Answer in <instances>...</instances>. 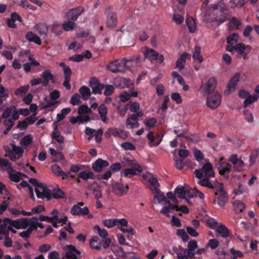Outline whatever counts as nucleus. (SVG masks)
Returning <instances> with one entry per match:
<instances>
[{"instance_id":"2","label":"nucleus","mask_w":259,"mask_h":259,"mask_svg":"<svg viewBox=\"0 0 259 259\" xmlns=\"http://www.w3.org/2000/svg\"><path fill=\"white\" fill-rule=\"evenodd\" d=\"M215 197L214 199L213 203L217 202L220 207H224L228 200V195L224 191L222 185H220L214 191Z\"/></svg>"},{"instance_id":"32","label":"nucleus","mask_w":259,"mask_h":259,"mask_svg":"<svg viewBox=\"0 0 259 259\" xmlns=\"http://www.w3.org/2000/svg\"><path fill=\"white\" fill-rule=\"evenodd\" d=\"M79 178L82 179L83 180H87L88 179H95L96 176L92 171L86 172L85 171H81L78 174Z\"/></svg>"},{"instance_id":"29","label":"nucleus","mask_w":259,"mask_h":259,"mask_svg":"<svg viewBox=\"0 0 259 259\" xmlns=\"http://www.w3.org/2000/svg\"><path fill=\"white\" fill-rule=\"evenodd\" d=\"M200 47L199 46H196L193 52L192 57L194 60H197L200 63H202L203 61V59L202 56L200 55Z\"/></svg>"},{"instance_id":"17","label":"nucleus","mask_w":259,"mask_h":259,"mask_svg":"<svg viewBox=\"0 0 259 259\" xmlns=\"http://www.w3.org/2000/svg\"><path fill=\"white\" fill-rule=\"evenodd\" d=\"M117 22V19L116 13L111 12L107 14L106 24L108 27L113 28L116 26Z\"/></svg>"},{"instance_id":"25","label":"nucleus","mask_w":259,"mask_h":259,"mask_svg":"<svg viewBox=\"0 0 259 259\" xmlns=\"http://www.w3.org/2000/svg\"><path fill=\"white\" fill-rule=\"evenodd\" d=\"M209 177H205L203 179L199 180L198 183L201 186L210 188L214 191L218 188V187L212 185V184L209 181Z\"/></svg>"},{"instance_id":"30","label":"nucleus","mask_w":259,"mask_h":259,"mask_svg":"<svg viewBox=\"0 0 259 259\" xmlns=\"http://www.w3.org/2000/svg\"><path fill=\"white\" fill-rule=\"evenodd\" d=\"M79 92L81 96V98L84 100H87L91 95L90 89L86 86L81 87Z\"/></svg>"},{"instance_id":"63","label":"nucleus","mask_w":259,"mask_h":259,"mask_svg":"<svg viewBox=\"0 0 259 259\" xmlns=\"http://www.w3.org/2000/svg\"><path fill=\"white\" fill-rule=\"evenodd\" d=\"M114 92V88L112 85H107L105 87V90L104 92V95L106 96H109L111 95Z\"/></svg>"},{"instance_id":"20","label":"nucleus","mask_w":259,"mask_h":259,"mask_svg":"<svg viewBox=\"0 0 259 259\" xmlns=\"http://www.w3.org/2000/svg\"><path fill=\"white\" fill-rule=\"evenodd\" d=\"M190 58V55L187 53H183L178 59L176 62V66L180 69L182 70L184 68L186 61L187 59Z\"/></svg>"},{"instance_id":"18","label":"nucleus","mask_w":259,"mask_h":259,"mask_svg":"<svg viewBox=\"0 0 259 259\" xmlns=\"http://www.w3.org/2000/svg\"><path fill=\"white\" fill-rule=\"evenodd\" d=\"M205 177L213 178L214 177V173L212 166L210 162L204 164L201 168Z\"/></svg>"},{"instance_id":"14","label":"nucleus","mask_w":259,"mask_h":259,"mask_svg":"<svg viewBox=\"0 0 259 259\" xmlns=\"http://www.w3.org/2000/svg\"><path fill=\"white\" fill-rule=\"evenodd\" d=\"M51 169L53 174L58 177H62L63 180L67 179L70 175V172H64L61 167L57 164L52 165Z\"/></svg>"},{"instance_id":"61","label":"nucleus","mask_w":259,"mask_h":259,"mask_svg":"<svg viewBox=\"0 0 259 259\" xmlns=\"http://www.w3.org/2000/svg\"><path fill=\"white\" fill-rule=\"evenodd\" d=\"M121 146L125 150H134L136 149L135 146L131 142H124L121 144Z\"/></svg>"},{"instance_id":"45","label":"nucleus","mask_w":259,"mask_h":259,"mask_svg":"<svg viewBox=\"0 0 259 259\" xmlns=\"http://www.w3.org/2000/svg\"><path fill=\"white\" fill-rule=\"evenodd\" d=\"M120 133H121V130L116 128H109L108 130V131L106 133V136H107L108 135L109 137H110L111 135L115 137H118L120 135Z\"/></svg>"},{"instance_id":"16","label":"nucleus","mask_w":259,"mask_h":259,"mask_svg":"<svg viewBox=\"0 0 259 259\" xmlns=\"http://www.w3.org/2000/svg\"><path fill=\"white\" fill-rule=\"evenodd\" d=\"M174 251L177 255L178 259H192L195 257L196 253H192L191 251L187 250H176L174 249Z\"/></svg>"},{"instance_id":"27","label":"nucleus","mask_w":259,"mask_h":259,"mask_svg":"<svg viewBox=\"0 0 259 259\" xmlns=\"http://www.w3.org/2000/svg\"><path fill=\"white\" fill-rule=\"evenodd\" d=\"M140 168L141 167L139 166L138 168L135 167L132 168L125 169L123 172H121V176H124L125 177H132L133 176L136 175L137 171H141V170L140 169Z\"/></svg>"},{"instance_id":"60","label":"nucleus","mask_w":259,"mask_h":259,"mask_svg":"<svg viewBox=\"0 0 259 259\" xmlns=\"http://www.w3.org/2000/svg\"><path fill=\"white\" fill-rule=\"evenodd\" d=\"M231 254L233 255L232 259H237L238 257H241L243 256L241 251L236 250L233 248L230 250Z\"/></svg>"},{"instance_id":"58","label":"nucleus","mask_w":259,"mask_h":259,"mask_svg":"<svg viewBox=\"0 0 259 259\" xmlns=\"http://www.w3.org/2000/svg\"><path fill=\"white\" fill-rule=\"evenodd\" d=\"M32 141V137L30 135L24 136L21 141V143L24 146H28Z\"/></svg>"},{"instance_id":"54","label":"nucleus","mask_w":259,"mask_h":259,"mask_svg":"<svg viewBox=\"0 0 259 259\" xmlns=\"http://www.w3.org/2000/svg\"><path fill=\"white\" fill-rule=\"evenodd\" d=\"M38 219L40 221H47L49 223H53L54 220H57L58 219V217L56 215L53 216L52 217H49L48 216L40 215Z\"/></svg>"},{"instance_id":"22","label":"nucleus","mask_w":259,"mask_h":259,"mask_svg":"<svg viewBox=\"0 0 259 259\" xmlns=\"http://www.w3.org/2000/svg\"><path fill=\"white\" fill-rule=\"evenodd\" d=\"M25 38L28 41L33 42L38 45L41 44V41L40 38L31 31H29L26 33Z\"/></svg>"},{"instance_id":"34","label":"nucleus","mask_w":259,"mask_h":259,"mask_svg":"<svg viewBox=\"0 0 259 259\" xmlns=\"http://www.w3.org/2000/svg\"><path fill=\"white\" fill-rule=\"evenodd\" d=\"M198 247L197 242L194 240H191L188 243V248L184 249L182 247L179 246L176 250H187V251H193L195 250Z\"/></svg>"},{"instance_id":"31","label":"nucleus","mask_w":259,"mask_h":259,"mask_svg":"<svg viewBox=\"0 0 259 259\" xmlns=\"http://www.w3.org/2000/svg\"><path fill=\"white\" fill-rule=\"evenodd\" d=\"M175 193L178 195V197L182 199H185L186 195L189 194L187 191L185 190L184 187L182 185L178 186L175 189Z\"/></svg>"},{"instance_id":"52","label":"nucleus","mask_w":259,"mask_h":259,"mask_svg":"<svg viewBox=\"0 0 259 259\" xmlns=\"http://www.w3.org/2000/svg\"><path fill=\"white\" fill-rule=\"evenodd\" d=\"M91 112V109L88 107L87 105H82L80 106L78 109V113L79 115L89 113Z\"/></svg>"},{"instance_id":"35","label":"nucleus","mask_w":259,"mask_h":259,"mask_svg":"<svg viewBox=\"0 0 259 259\" xmlns=\"http://www.w3.org/2000/svg\"><path fill=\"white\" fill-rule=\"evenodd\" d=\"M217 232L221 235V236L226 238L229 236L230 232L228 229L224 225H221L217 227Z\"/></svg>"},{"instance_id":"51","label":"nucleus","mask_w":259,"mask_h":259,"mask_svg":"<svg viewBox=\"0 0 259 259\" xmlns=\"http://www.w3.org/2000/svg\"><path fill=\"white\" fill-rule=\"evenodd\" d=\"M193 191L195 192V194H193L190 192H189L188 196L189 197H194L198 196L200 199H203L204 198V195L200 191L198 190L197 188H194Z\"/></svg>"},{"instance_id":"42","label":"nucleus","mask_w":259,"mask_h":259,"mask_svg":"<svg viewBox=\"0 0 259 259\" xmlns=\"http://www.w3.org/2000/svg\"><path fill=\"white\" fill-rule=\"evenodd\" d=\"M4 124L7 126V128L4 131V134L7 135L14 124V122L12 119H6L4 122Z\"/></svg>"},{"instance_id":"50","label":"nucleus","mask_w":259,"mask_h":259,"mask_svg":"<svg viewBox=\"0 0 259 259\" xmlns=\"http://www.w3.org/2000/svg\"><path fill=\"white\" fill-rule=\"evenodd\" d=\"M75 27V23L73 21L68 20L67 22H65L62 25V28L66 31L72 30Z\"/></svg>"},{"instance_id":"10","label":"nucleus","mask_w":259,"mask_h":259,"mask_svg":"<svg viewBox=\"0 0 259 259\" xmlns=\"http://www.w3.org/2000/svg\"><path fill=\"white\" fill-rule=\"evenodd\" d=\"M218 169L220 175L228 178L229 174L231 170L232 166L229 163L220 161L218 164Z\"/></svg>"},{"instance_id":"37","label":"nucleus","mask_w":259,"mask_h":259,"mask_svg":"<svg viewBox=\"0 0 259 259\" xmlns=\"http://www.w3.org/2000/svg\"><path fill=\"white\" fill-rule=\"evenodd\" d=\"M234 205L235 206V210L236 213L242 212L245 208V204L239 200L235 201Z\"/></svg>"},{"instance_id":"12","label":"nucleus","mask_w":259,"mask_h":259,"mask_svg":"<svg viewBox=\"0 0 259 259\" xmlns=\"http://www.w3.org/2000/svg\"><path fill=\"white\" fill-rule=\"evenodd\" d=\"M109 165L108 161L98 158L92 164V168L95 172H98L101 171L104 168L108 166Z\"/></svg>"},{"instance_id":"19","label":"nucleus","mask_w":259,"mask_h":259,"mask_svg":"<svg viewBox=\"0 0 259 259\" xmlns=\"http://www.w3.org/2000/svg\"><path fill=\"white\" fill-rule=\"evenodd\" d=\"M225 11V9L222 8L216 13L214 21L218 22L219 25L224 23L227 20V15Z\"/></svg>"},{"instance_id":"9","label":"nucleus","mask_w":259,"mask_h":259,"mask_svg":"<svg viewBox=\"0 0 259 259\" xmlns=\"http://www.w3.org/2000/svg\"><path fill=\"white\" fill-rule=\"evenodd\" d=\"M217 81L214 77L209 78L205 85H202L201 89L207 94L215 92L214 89L217 86Z\"/></svg>"},{"instance_id":"24","label":"nucleus","mask_w":259,"mask_h":259,"mask_svg":"<svg viewBox=\"0 0 259 259\" xmlns=\"http://www.w3.org/2000/svg\"><path fill=\"white\" fill-rule=\"evenodd\" d=\"M171 209L176 210L178 211V204H169L168 205L164 206L160 211V212L164 215H165L167 217H169L170 215L169 214V211Z\"/></svg>"},{"instance_id":"5","label":"nucleus","mask_w":259,"mask_h":259,"mask_svg":"<svg viewBox=\"0 0 259 259\" xmlns=\"http://www.w3.org/2000/svg\"><path fill=\"white\" fill-rule=\"evenodd\" d=\"M84 12V9L81 7H77L70 10L66 14L68 20L75 21L78 17Z\"/></svg>"},{"instance_id":"8","label":"nucleus","mask_w":259,"mask_h":259,"mask_svg":"<svg viewBox=\"0 0 259 259\" xmlns=\"http://www.w3.org/2000/svg\"><path fill=\"white\" fill-rule=\"evenodd\" d=\"M89 86L92 89V93L94 94H101L104 89L103 84H101L99 80L96 77H92L89 82Z\"/></svg>"},{"instance_id":"41","label":"nucleus","mask_w":259,"mask_h":259,"mask_svg":"<svg viewBox=\"0 0 259 259\" xmlns=\"http://www.w3.org/2000/svg\"><path fill=\"white\" fill-rule=\"evenodd\" d=\"M246 48H248L249 50L250 49V46H246L242 43H239L236 45L234 49L235 50L237 51L240 55H243Z\"/></svg>"},{"instance_id":"64","label":"nucleus","mask_w":259,"mask_h":259,"mask_svg":"<svg viewBox=\"0 0 259 259\" xmlns=\"http://www.w3.org/2000/svg\"><path fill=\"white\" fill-rule=\"evenodd\" d=\"M172 20L177 24H181L184 22V17L180 14H174Z\"/></svg>"},{"instance_id":"47","label":"nucleus","mask_w":259,"mask_h":259,"mask_svg":"<svg viewBox=\"0 0 259 259\" xmlns=\"http://www.w3.org/2000/svg\"><path fill=\"white\" fill-rule=\"evenodd\" d=\"M127 61H129L130 67L133 65L139 66L141 65V57H133L130 59H127Z\"/></svg>"},{"instance_id":"59","label":"nucleus","mask_w":259,"mask_h":259,"mask_svg":"<svg viewBox=\"0 0 259 259\" xmlns=\"http://www.w3.org/2000/svg\"><path fill=\"white\" fill-rule=\"evenodd\" d=\"M112 175V172L109 169L105 171L103 175H99L97 176V179L98 180H108Z\"/></svg>"},{"instance_id":"36","label":"nucleus","mask_w":259,"mask_h":259,"mask_svg":"<svg viewBox=\"0 0 259 259\" xmlns=\"http://www.w3.org/2000/svg\"><path fill=\"white\" fill-rule=\"evenodd\" d=\"M144 56L145 58L149 59L151 61H153L157 56V53L153 50L148 49L145 51Z\"/></svg>"},{"instance_id":"6","label":"nucleus","mask_w":259,"mask_h":259,"mask_svg":"<svg viewBox=\"0 0 259 259\" xmlns=\"http://www.w3.org/2000/svg\"><path fill=\"white\" fill-rule=\"evenodd\" d=\"M104 224L108 228H111L115 226H127V221L125 219H107L104 221Z\"/></svg>"},{"instance_id":"43","label":"nucleus","mask_w":259,"mask_h":259,"mask_svg":"<svg viewBox=\"0 0 259 259\" xmlns=\"http://www.w3.org/2000/svg\"><path fill=\"white\" fill-rule=\"evenodd\" d=\"M51 32L58 36L62 34L63 31L59 24H54L51 26Z\"/></svg>"},{"instance_id":"33","label":"nucleus","mask_w":259,"mask_h":259,"mask_svg":"<svg viewBox=\"0 0 259 259\" xmlns=\"http://www.w3.org/2000/svg\"><path fill=\"white\" fill-rule=\"evenodd\" d=\"M59 66L63 69L64 78H71L72 71L70 68L64 62L60 63Z\"/></svg>"},{"instance_id":"48","label":"nucleus","mask_w":259,"mask_h":259,"mask_svg":"<svg viewBox=\"0 0 259 259\" xmlns=\"http://www.w3.org/2000/svg\"><path fill=\"white\" fill-rule=\"evenodd\" d=\"M94 229L97 231L100 237L105 238L108 236L107 231L104 229L101 228L98 225H96Z\"/></svg>"},{"instance_id":"3","label":"nucleus","mask_w":259,"mask_h":259,"mask_svg":"<svg viewBox=\"0 0 259 259\" xmlns=\"http://www.w3.org/2000/svg\"><path fill=\"white\" fill-rule=\"evenodd\" d=\"M206 99V105L211 109H216L220 104L221 97L220 95L217 92H212L208 94Z\"/></svg>"},{"instance_id":"49","label":"nucleus","mask_w":259,"mask_h":259,"mask_svg":"<svg viewBox=\"0 0 259 259\" xmlns=\"http://www.w3.org/2000/svg\"><path fill=\"white\" fill-rule=\"evenodd\" d=\"M29 88V86L28 85L22 86L17 89L15 91V94L16 96H22L27 93Z\"/></svg>"},{"instance_id":"62","label":"nucleus","mask_w":259,"mask_h":259,"mask_svg":"<svg viewBox=\"0 0 259 259\" xmlns=\"http://www.w3.org/2000/svg\"><path fill=\"white\" fill-rule=\"evenodd\" d=\"M119 98L121 102L125 103L130 100L131 95L130 93L125 92L123 94H120Z\"/></svg>"},{"instance_id":"4","label":"nucleus","mask_w":259,"mask_h":259,"mask_svg":"<svg viewBox=\"0 0 259 259\" xmlns=\"http://www.w3.org/2000/svg\"><path fill=\"white\" fill-rule=\"evenodd\" d=\"M70 213L73 215H87L88 218L91 219L93 217L92 214H89V210L88 207L85 206L81 208L78 205H74L70 209Z\"/></svg>"},{"instance_id":"21","label":"nucleus","mask_w":259,"mask_h":259,"mask_svg":"<svg viewBox=\"0 0 259 259\" xmlns=\"http://www.w3.org/2000/svg\"><path fill=\"white\" fill-rule=\"evenodd\" d=\"M174 133L179 138H184L188 140H192V139L188 135V131L185 128H179L178 127H175Z\"/></svg>"},{"instance_id":"11","label":"nucleus","mask_w":259,"mask_h":259,"mask_svg":"<svg viewBox=\"0 0 259 259\" xmlns=\"http://www.w3.org/2000/svg\"><path fill=\"white\" fill-rule=\"evenodd\" d=\"M112 189L113 192L116 195L122 196L126 194L129 189V187L127 185L124 186L122 184L116 183L113 185Z\"/></svg>"},{"instance_id":"55","label":"nucleus","mask_w":259,"mask_h":259,"mask_svg":"<svg viewBox=\"0 0 259 259\" xmlns=\"http://www.w3.org/2000/svg\"><path fill=\"white\" fill-rule=\"evenodd\" d=\"M70 103L73 105H76L80 104L81 101L80 100V96L79 94L76 93L74 94L71 98L70 100Z\"/></svg>"},{"instance_id":"44","label":"nucleus","mask_w":259,"mask_h":259,"mask_svg":"<svg viewBox=\"0 0 259 259\" xmlns=\"http://www.w3.org/2000/svg\"><path fill=\"white\" fill-rule=\"evenodd\" d=\"M257 99H258V97L256 95L254 96H251L250 95H249L247 98H245V100H244V101L243 102L244 107H246L248 105L254 102Z\"/></svg>"},{"instance_id":"56","label":"nucleus","mask_w":259,"mask_h":259,"mask_svg":"<svg viewBox=\"0 0 259 259\" xmlns=\"http://www.w3.org/2000/svg\"><path fill=\"white\" fill-rule=\"evenodd\" d=\"M219 242L216 239H210L206 244L207 247H209L212 249H214L218 247Z\"/></svg>"},{"instance_id":"46","label":"nucleus","mask_w":259,"mask_h":259,"mask_svg":"<svg viewBox=\"0 0 259 259\" xmlns=\"http://www.w3.org/2000/svg\"><path fill=\"white\" fill-rule=\"evenodd\" d=\"M259 156V150L256 149L251 152L250 155V165H252L255 162L257 158Z\"/></svg>"},{"instance_id":"7","label":"nucleus","mask_w":259,"mask_h":259,"mask_svg":"<svg viewBox=\"0 0 259 259\" xmlns=\"http://www.w3.org/2000/svg\"><path fill=\"white\" fill-rule=\"evenodd\" d=\"M240 74L239 73H236L230 80L227 86L226 94H230L235 91L238 82L239 81Z\"/></svg>"},{"instance_id":"26","label":"nucleus","mask_w":259,"mask_h":259,"mask_svg":"<svg viewBox=\"0 0 259 259\" xmlns=\"http://www.w3.org/2000/svg\"><path fill=\"white\" fill-rule=\"evenodd\" d=\"M186 22L189 31L191 33L194 32L196 28L194 19L192 17H187L186 19Z\"/></svg>"},{"instance_id":"38","label":"nucleus","mask_w":259,"mask_h":259,"mask_svg":"<svg viewBox=\"0 0 259 259\" xmlns=\"http://www.w3.org/2000/svg\"><path fill=\"white\" fill-rule=\"evenodd\" d=\"M22 176L27 177L25 174H22L20 172H16L15 174H9V179L13 182H19L21 179Z\"/></svg>"},{"instance_id":"57","label":"nucleus","mask_w":259,"mask_h":259,"mask_svg":"<svg viewBox=\"0 0 259 259\" xmlns=\"http://www.w3.org/2000/svg\"><path fill=\"white\" fill-rule=\"evenodd\" d=\"M238 34L237 33H233L227 37L226 39L227 42L228 44H233L234 42L237 41V39L238 37Z\"/></svg>"},{"instance_id":"28","label":"nucleus","mask_w":259,"mask_h":259,"mask_svg":"<svg viewBox=\"0 0 259 259\" xmlns=\"http://www.w3.org/2000/svg\"><path fill=\"white\" fill-rule=\"evenodd\" d=\"M98 112L100 115L102 120L105 122H107L106 115L107 114V108L103 104L100 105L98 107Z\"/></svg>"},{"instance_id":"13","label":"nucleus","mask_w":259,"mask_h":259,"mask_svg":"<svg viewBox=\"0 0 259 259\" xmlns=\"http://www.w3.org/2000/svg\"><path fill=\"white\" fill-rule=\"evenodd\" d=\"M42 78V86L47 87L49 83V81H51L52 83H55V76L51 73L50 70H46L44 71L40 75Z\"/></svg>"},{"instance_id":"1","label":"nucleus","mask_w":259,"mask_h":259,"mask_svg":"<svg viewBox=\"0 0 259 259\" xmlns=\"http://www.w3.org/2000/svg\"><path fill=\"white\" fill-rule=\"evenodd\" d=\"M130 68L129 61H127L126 58L112 61L107 65V68L115 73H123L125 69Z\"/></svg>"},{"instance_id":"39","label":"nucleus","mask_w":259,"mask_h":259,"mask_svg":"<svg viewBox=\"0 0 259 259\" xmlns=\"http://www.w3.org/2000/svg\"><path fill=\"white\" fill-rule=\"evenodd\" d=\"M10 146L12 147V152L18 155V157H21L22 156L24 152L23 149L20 146H17L14 144H11Z\"/></svg>"},{"instance_id":"53","label":"nucleus","mask_w":259,"mask_h":259,"mask_svg":"<svg viewBox=\"0 0 259 259\" xmlns=\"http://www.w3.org/2000/svg\"><path fill=\"white\" fill-rule=\"evenodd\" d=\"M156 122L157 120L154 117L146 119L144 121V123L146 125V126L150 128L154 127Z\"/></svg>"},{"instance_id":"40","label":"nucleus","mask_w":259,"mask_h":259,"mask_svg":"<svg viewBox=\"0 0 259 259\" xmlns=\"http://www.w3.org/2000/svg\"><path fill=\"white\" fill-rule=\"evenodd\" d=\"M36 30L40 35H46L48 32V27L46 24L41 23L36 26Z\"/></svg>"},{"instance_id":"15","label":"nucleus","mask_w":259,"mask_h":259,"mask_svg":"<svg viewBox=\"0 0 259 259\" xmlns=\"http://www.w3.org/2000/svg\"><path fill=\"white\" fill-rule=\"evenodd\" d=\"M40 188L42 189V192L39 191L37 188H35V191L37 198H44L46 197L48 200H50L52 198L50 190L47 188L44 184L43 187H40Z\"/></svg>"},{"instance_id":"23","label":"nucleus","mask_w":259,"mask_h":259,"mask_svg":"<svg viewBox=\"0 0 259 259\" xmlns=\"http://www.w3.org/2000/svg\"><path fill=\"white\" fill-rule=\"evenodd\" d=\"M90 245L91 247L97 250H100L101 249L102 241L97 236L93 237L90 240Z\"/></svg>"}]
</instances>
